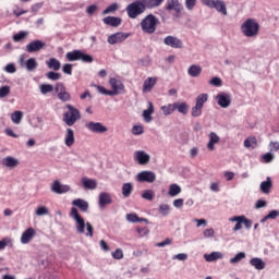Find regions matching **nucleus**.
<instances>
[{"mask_svg": "<svg viewBox=\"0 0 279 279\" xmlns=\"http://www.w3.org/2000/svg\"><path fill=\"white\" fill-rule=\"evenodd\" d=\"M70 217H72V219L76 221V231L78 232V234H84L85 230H87V232L85 233V236L93 238V234H94L93 225H90V222H86L80 216V211H77V208L75 207L71 208Z\"/></svg>", "mask_w": 279, "mask_h": 279, "instance_id": "nucleus-1", "label": "nucleus"}, {"mask_svg": "<svg viewBox=\"0 0 279 279\" xmlns=\"http://www.w3.org/2000/svg\"><path fill=\"white\" fill-rule=\"evenodd\" d=\"M241 32L246 38H256L260 32V24L255 19H247L241 25Z\"/></svg>", "mask_w": 279, "mask_h": 279, "instance_id": "nucleus-2", "label": "nucleus"}, {"mask_svg": "<svg viewBox=\"0 0 279 279\" xmlns=\"http://www.w3.org/2000/svg\"><path fill=\"white\" fill-rule=\"evenodd\" d=\"M146 10L148 9L144 0H135L126 7V14L129 19H138L141 14H145Z\"/></svg>", "mask_w": 279, "mask_h": 279, "instance_id": "nucleus-3", "label": "nucleus"}, {"mask_svg": "<svg viewBox=\"0 0 279 279\" xmlns=\"http://www.w3.org/2000/svg\"><path fill=\"white\" fill-rule=\"evenodd\" d=\"M160 21L156 15L148 14L141 22V29L144 34H156V29L159 25Z\"/></svg>", "mask_w": 279, "mask_h": 279, "instance_id": "nucleus-4", "label": "nucleus"}, {"mask_svg": "<svg viewBox=\"0 0 279 279\" xmlns=\"http://www.w3.org/2000/svg\"><path fill=\"white\" fill-rule=\"evenodd\" d=\"M65 108L68 111L63 113V121L71 128L82 119V113L73 105H66Z\"/></svg>", "mask_w": 279, "mask_h": 279, "instance_id": "nucleus-5", "label": "nucleus"}, {"mask_svg": "<svg viewBox=\"0 0 279 279\" xmlns=\"http://www.w3.org/2000/svg\"><path fill=\"white\" fill-rule=\"evenodd\" d=\"M208 101V94H201L195 99V106L191 109V117L197 118L204 112V104Z\"/></svg>", "mask_w": 279, "mask_h": 279, "instance_id": "nucleus-6", "label": "nucleus"}, {"mask_svg": "<svg viewBox=\"0 0 279 279\" xmlns=\"http://www.w3.org/2000/svg\"><path fill=\"white\" fill-rule=\"evenodd\" d=\"M204 5H207V8H214L217 10V12H220V14H223V16H228V8L226 7V1L223 0H203Z\"/></svg>", "mask_w": 279, "mask_h": 279, "instance_id": "nucleus-7", "label": "nucleus"}, {"mask_svg": "<svg viewBox=\"0 0 279 279\" xmlns=\"http://www.w3.org/2000/svg\"><path fill=\"white\" fill-rule=\"evenodd\" d=\"M109 84L111 86V95L114 97V95H121V93H125V85L123 82L117 80L116 77H111L109 80Z\"/></svg>", "mask_w": 279, "mask_h": 279, "instance_id": "nucleus-8", "label": "nucleus"}, {"mask_svg": "<svg viewBox=\"0 0 279 279\" xmlns=\"http://www.w3.org/2000/svg\"><path fill=\"white\" fill-rule=\"evenodd\" d=\"M166 10L171 12L173 10L175 12V17L180 19V14H182V10H184V5L180 3V0H167Z\"/></svg>", "mask_w": 279, "mask_h": 279, "instance_id": "nucleus-9", "label": "nucleus"}, {"mask_svg": "<svg viewBox=\"0 0 279 279\" xmlns=\"http://www.w3.org/2000/svg\"><path fill=\"white\" fill-rule=\"evenodd\" d=\"M163 45L171 47L172 49H182V47H184L182 39L171 35L165 37Z\"/></svg>", "mask_w": 279, "mask_h": 279, "instance_id": "nucleus-10", "label": "nucleus"}, {"mask_svg": "<svg viewBox=\"0 0 279 279\" xmlns=\"http://www.w3.org/2000/svg\"><path fill=\"white\" fill-rule=\"evenodd\" d=\"M85 128H87L89 132H94L95 134H104L108 132V128L101 124V122H87L85 124Z\"/></svg>", "mask_w": 279, "mask_h": 279, "instance_id": "nucleus-11", "label": "nucleus"}, {"mask_svg": "<svg viewBox=\"0 0 279 279\" xmlns=\"http://www.w3.org/2000/svg\"><path fill=\"white\" fill-rule=\"evenodd\" d=\"M56 93H58V98L61 101H71V94L66 92V87L62 83H57L54 87Z\"/></svg>", "mask_w": 279, "mask_h": 279, "instance_id": "nucleus-12", "label": "nucleus"}, {"mask_svg": "<svg viewBox=\"0 0 279 279\" xmlns=\"http://www.w3.org/2000/svg\"><path fill=\"white\" fill-rule=\"evenodd\" d=\"M45 47H47L45 41L36 39L26 45V51L27 53H36V51H40L41 49H45Z\"/></svg>", "mask_w": 279, "mask_h": 279, "instance_id": "nucleus-13", "label": "nucleus"}, {"mask_svg": "<svg viewBox=\"0 0 279 279\" xmlns=\"http://www.w3.org/2000/svg\"><path fill=\"white\" fill-rule=\"evenodd\" d=\"M137 181L138 182H148L154 183L156 182V173L151 171H142L137 174Z\"/></svg>", "mask_w": 279, "mask_h": 279, "instance_id": "nucleus-14", "label": "nucleus"}, {"mask_svg": "<svg viewBox=\"0 0 279 279\" xmlns=\"http://www.w3.org/2000/svg\"><path fill=\"white\" fill-rule=\"evenodd\" d=\"M129 36L130 35L124 33H116L108 37L107 43H109V45H119V43H123L124 40H128Z\"/></svg>", "mask_w": 279, "mask_h": 279, "instance_id": "nucleus-15", "label": "nucleus"}, {"mask_svg": "<svg viewBox=\"0 0 279 279\" xmlns=\"http://www.w3.org/2000/svg\"><path fill=\"white\" fill-rule=\"evenodd\" d=\"M52 193H57V195H62L64 193H69L71 191L70 185H62L60 181H54L51 185Z\"/></svg>", "mask_w": 279, "mask_h": 279, "instance_id": "nucleus-16", "label": "nucleus"}, {"mask_svg": "<svg viewBox=\"0 0 279 279\" xmlns=\"http://www.w3.org/2000/svg\"><path fill=\"white\" fill-rule=\"evenodd\" d=\"M216 99L220 108H228L230 104H232V99H230V96L226 93L218 94Z\"/></svg>", "mask_w": 279, "mask_h": 279, "instance_id": "nucleus-17", "label": "nucleus"}, {"mask_svg": "<svg viewBox=\"0 0 279 279\" xmlns=\"http://www.w3.org/2000/svg\"><path fill=\"white\" fill-rule=\"evenodd\" d=\"M34 236H36V230H34V228H28L22 233L21 243L27 245V243L32 242Z\"/></svg>", "mask_w": 279, "mask_h": 279, "instance_id": "nucleus-18", "label": "nucleus"}, {"mask_svg": "<svg viewBox=\"0 0 279 279\" xmlns=\"http://www.w3.org/2000/svg\"><path fill=\"white\" fill-rule=\"evenodd\" d=\"M98 204L100 208H105L108 204H112V197L107 192H101L98 197Z\"/></svg>", "mask_w": 279, "mask_h": 279, "instance_id": "nucleus-19", "label": "nucleus"}, {"mask_svg": "<svg viewBox=\"0 0 279 279\" xmlns=\"http://www.w3.org/2000/svg\"><path fill=\"white\" fill-rule=\"evenodd\" d=\"M135 159L140 165H147L149 163L150 157L147 153L143 150L135 151Z\"/></svg>", "mask_w": 279, "mask_h": 279, "instance_id": "nucleus-20", "label": "nucleus"}, {"mask_svg": "<svg viewBox=\"0 0 279 279\" xmlns=\"http://www.w3.org/2000/svg\"><path fill=\"white\" fill-rule=\"evenodd\" d=\"M158 78L156 77H148L144 81L143 84V93H151V89L156 86Z\"/></svg>", "mask_w": 279, "mask_h": 279, "instance_id": "nucleus-21", "label": "nucleus"}, {"mask_svg": "<svg viewBox=\"0 0 279 279\" xmlns=\"http://www.w3.org/2000/svg\"><path fill=\"white\" fill-rule=\"evenodd\" d=\"M64 144L66 147H73V145H75V132L73 129H66Z\"/></svg>", "mask_w": 279, "mask_h": 279, "instance_id": "nucleus-22", "label": "nucleus"}, {"mask_svg": "<svg viewBox=\"0 0 279 279\" xmlns=\"http://www.w3.org/2000/svg\"><path fill=\"white\" fill-rule=\"evenodd\" d=\"M3 167H8L9 169H14L15 167H19L20 162L19 159L8 156L4 159H2Z\"/></svg>", "mask_w": 279, "mask_h": 279, "instance_id": "nucleus-23", "label": "nucleus"}, {"mask_svg": "<svg viewBox=\"0 0 279 279\" xmlns=\"http://www.w3.org/2000/svg\"><path fill=\"white\" fill-rule=\"evenodd\" d=\"M81 182L84 189H87L89 191H95V189H97V181L95 179H88L84 177L82 178Z\"/></svg>", "mask_w": 279, "mask_h": 279, "instance_id": "nucleus-24", "label": "nucleus"}, {"mask_svg": "<svg viewBox=\"0 0 279 279\" xmlns=\"http://www.w3.org/2000/svg\"><path fill=\"white\" fill-rule=\"evenodd\" d=\"M102 23L110 27H119V25H121V17L107 16L102 19Z\"/></svg>", "mask_w": 279, "mask_h": 279, "instance_id": "nucleus-25", "label": "nucleus"}, {"mask_svg": "<svg viewBox=\"0 0 279 279\" xmlns=\"http://www.w3.org/2000/svg\"><path fill=\"white\" fill-rule=\"evenodd\" d=\"M125 219L130 223H141L142 221H145V223H149V220L138 217V215H136L135 213L126 214Z\"/></svg>", "mask_w": 279, "mask_h": 279, "instance_id": "nucleus-26", "label": "nucleus"}, {"mask_svg": "<svg viewBox=\"0 0 279 279\" xmlns=\"http://www.w3.org/2000/svg\"><path fill=\"white\" fill-rule=\"evenodd\" d=\"M73 206H76V208H80L82 213H88V202L82 199V198H76L72 202Z\"/></svg>", "mask_w": 279, "mask_h": 279, "instance_id": "nucleus-27", "label": "nucleus"}, {"mask_svg": "<svg viewBox=\"0 0 279 279\" xmlns=\"http://www.w3.org/2000/svg\"><path fill=\"white\" fill-rule=\"evenodd\" d=\"M274 184L271 183V178H267L266 181L260 183V191L262 193H264L265 195H269V193H271V189H272Z\"/></svg>", "mask_w": 279, "mask_h": 279, "instance_id": "nucleus-28", "label": "nucleus"}, {"mask_svg": "<svg viewBox=\"0 0 279 279\" xmlns=\"http://www.w3.org/2000/svg\"><path fill=\"white\" fill-rule=\"evenodd\" d=\"M151 114H154V104L151 101L148 102V108L143 111V118L146 121V123H151Z\"/></svg>", "mask_w": 279, "mask_h": 279, "instance_id": "nucleus-29", "label": "nucleus"}, {"mask_svg": "<svg viewBox=\"0 0 279 279\" xmlns=\"http://www.w3.org/2000/svg\"><path fill=\"white\" fill-rule=\"evenodd\" d=\"M217 143H219V135H217V133L211 132L209 134V142L207 144V148L209 149V151L215 150V145H217Z\"/></svg>", "mask_w": 279, "mask_h": 279, "instance_id": "nucleus-30", "label": "nucleus"}, {"mask_svg": "<svg viewBox=\"0 0 279 279\" xmlns=\"http://www.w3.org/2000/svg\"><path fill=\"white\" fill-rule=\"evenodd\" d=\"M220 258H223V254H221V252H213L210 254H205V260L207 263H215V260H219Z\"/></svg>", "mask_w": 279, "mask_h": 279, "instance_id": "nucleus-31", "label": "nucleus"}, {"mask_svg": "<svg viewBox=\"0 0 279 279\" xmlns=\"http://www.w3.org/2000/svg\"><path fill=\"white\" fill-rule=\"evenodd\" d=\"M244 147H246V149H250V147H252V149H256V147H258V140L256 136L247 137L244 141Z\"/></svg>", "mask_w": 279, "mask_h": 279, "instance_id": "nucleus-32", "label": "nucleus"}, {"mask_svg": "<svg viewBox=\"0 0 279 279\" xmlns=\"http://www.w3.org/2000/svg\"><path fill=\"white\" fill-rule=\"evenodd\" d=\"M232 222H236L234 228H233V232H239V230L243 229V216H234L232 218L229 219Z\"/></svg>", "mask_w": 279, "mask_h": 279, "instance_id": "nucleus-33", "label": "nucleus"}, {"mask_svg": "<svg viewBox=\"0 0 279 279\" xmlns=\"http://www.w3.org/2000/svg\"><path fill=\"white\" fill-rule=\"evenodd\" d=\"M81 53H82V50H73V51L66 52L65 58L69 62H75L80 60Z\"/></svg>", "mask_w": 279, "mask_h": 279, "instance_id": "nucleus-34", "label": "nucleus"}, {"mask_svg": "<svg viewBox=\"0 0 279 279\" xmlns=\"http://www.w3.org/2000/svg\"><path fill=\"white\" fill-rule=\"evenodd\" d=\"M187 73L191 77H199V75H202V66L191 65L187 70Z\"/></svg>", "mask_w": 279, "mask_h": 279, "instance_id": "nucleus-35", "label": "nucleus"}, {"mask_svg": "<svg viewBox=\"0 0 279 279\" xmlns=\"http://www.w3.org/2000/svg\"><path fill=\"white\" fill-rule=\"evenodd\" d=\"M174 110L181 114H189V105L186 102H174Z\"/></svg>", "mask_w": 279, "mask_h": 279, "instance_id": "nucleus-36", "label": "nucleus"}, {"mask_svg": "<svg viewBox=\"0 0 279 279\" xmlns=\"http://www.w3.org/2000/svg\"><path fill=\"white\" fill-rule=\"evenodd\" d=\"M165 0H144V3L148 10H154V8H159L162 5Z\"/></svg>", "mask_w": 279, "mask_h": 279, "instance_id": "nucleus-37", "label": "nucleus"}, {"mask_svg": "<svg viewBox=\"0 0 279 279\" xmlns=\"http://www.w3.org/2000/svg\"><path fill=\"white\" fill-rule=\"evenodd\" d=\"M48 69H53L54 71H60V66L61 63L58 59L56 58H50L47 62H46Z\"/></svg>", "mask_w": 279, "mask_h": 279, "instance_id": "nucleus-38", "label": "nucleus"}, {"mask_svg": "<svg viewBox=\"0 0 279 279\" xmlns=\"http://www.w3.org/2000/svg\"><path fill=\"white\" fill-rule=\"evenodd\" d=\"M252 267H255V269L263 270L265 268V262H263L262 258L254 257L250 260Z\"/></svg>", "mask_w": 279, "mask_h": 279, "instance_id": "nucleus-39", "label": "nucleus"}, {"mask_svg": "<svg viewBox=\"0 0 279 279\" xmlns=\"http://www.w3.org/2000/svg\"><path fill=\"white\" fill-rule=\"evenodd\" d=\"M180 193H182V187H180V185L175 183L170 185L168 192V195H170V197H177V195H180Z\"/></svg>", "mask_w": 279, "mask_h": 279, "instance_id": "nucleus-40", "label": "nucleus"}, {"mask_svg": "<svg viewBox=\"0 0 279 279\" xmlns=\"http://www.w3.org/2000/svg\"><path fill=\"white\" fill-rule=\"evenodd\" d=\"M133 191H134V186L132 185V183H124L122 185L123 197H130Z\"/></svg>", "mask_w": 279, "mask_h": 279, "instance_id": "nucleus-41", "label": "nucleus"}, {"mask_svg": "<svg viewBox=\"0 0 279 279\" xmlns=\"http://www.w3.org/2000/svg\"><path fill=\"white\" fill-rule=\"evenodd\" d=\"M161 111L166 117H169V114H173V112H175V102L162 106Z\"/></svg>", "mask_w": 279, "mask_h": 279, "instance_id": "nucleus-42", "label": "nucleus"}, {"mask_svg": "<svg viewBox=\"0 0 279 279\" xmlns=\"http://www.w3.org/2000/svg\"><path fill=\"white\" fill-rule=\"evenodd\" d=\"M25 66L27 71H36L38 69V62L34 58H29L26 60Z\"/></svg>", "mask_w": 279, "mask_h": 279, "instance_id": "nucleus-43", "label": "nucleus"}, {"mask_svg": "<svg viewBox=\"0 0 279 279\" xmlns=\"http://www.w3.org/2000/svg\"><path fill=\"white\" fill-rule=\"evenodd\" d=\"M11 121L15 123V125H19V123L23 121V111H14L11 113Z\"/></svg>", "mask_w": 279, "mask_h": 279, "instance_id": "nucleus-44", "label": "nucleus"}, {"mask_svg": "<svg viewBox=\"0 0 279 279\" xmlns=\"http://www.w3.org/2000/svg\"><path fill=\"white\" fill-rule=\"evenodd\" d=\"M41 95H47V93H53V85L51 84H41L39 86Z\"/></svg>", "mask_w": 279, "mask_h": 279, "instance_id": "nucleus-45", "label": "nucleus"}, {"mask_svg": "<svg viewBox=\"0 0 279 279\" xmlns=\"http://www.w3.org/2000/svg\"><path fill=\"white\" fill-rule=\"evenodd\" d=\"M171 213V206L167 204H161L159 206V215H162V217H167Z\"/></svg>", "mask_w": 279, "mask_h": 279, "instance_id": "nucleus-46", "label": "nucleus"}, {"mask_svg": "<svg viewBox=\"0 0 279 279\" xmlns=\"http://www.w3.org/2000/svg\"><path fill=\"white\" fill-rule=\"evenodd\" d=\"M119 10V4L117 2H113L109 7L106 8V10L102 11V14H112L113 12H117Z\"/></svg>", "mask_w": 279, "mask_h": 279, "instance_id": "nucleus-47", "label": "nucleus"}, {"mask_svg": "<svg viewBox=\"0 0 279 279\" xmlns=\"http://www.w3.org/2000/svg\"><path fill=\"white\" fill-rule=\"evenodd\" d=\"M28 33L25 31H21L20 33L13 35L14 43H21V40H25L27 38Z\"/></svg>", "mask_w": 279, "mask_h": 279, "instance_id": "nucleus-48", "label": "nucleus"}, {"mask_svg": "<svg viewBox=\"0 0 279 279\" xmlns=\"http://www.w3.org/2000/svg\"><path fill=\"white\" fill-rule=\"evenodd\" d=\"M46 77L48 80H51L52 82H58V80H60V77H62V74H60L58 72L50 71V72L46 73Z\"/></svg>", "mask_w": 279, "mask_h": 279, "instance_id": "nucleus-49", "label": "nucleus"}, {"mask_svg": "<svg viewBox=\"0 0 279 279\" xmlns=\"http://www.w3.org/2000/svg\"><path fill=\"white\" fill-rule=\"evenodd\" d=\"M245 258V253L240 252L233 258L230 259L231 265H236V263H241Z\"/></svg>", "mask_w": 279, "mask_h": 279, "instance_id": "nucleus-50", "label": "nucleus"}, {"mask_svg": "<svg viewBox=\"0 0 279 279\" xmlns=\"http://www.w3.org/2000/svg\"><path fill=\"white\" fill-rule=\"evenodd\" d=\"M10 93H11L10 86L4 85L0 87V99H4V97H8Z\"/></svg>", "mask_w": 279, "mask_h": 279, "instance_id": "nucleus-51", "label": "nucleus"}, {"mask_svg": "<svg viewBox=\"0 0 279 279\" xmlns=\"http://www.w3.org/2000/svg\"><path fill=\"white\" fill-rule=\"evenodd\" d=\"M96 89L98 90V93H100V95H107L109 97H112V92L101 85H96Z\"/></svg>", "mask_w": 279, "mask_h": 279, "instance_id": "nucleus-52", "label": "nucleus"}, {"mask_svg": "<svg viewBox=\"0 0 279 279\" xmlns=\"http://www.w3.org/2000/svg\"><path fill=\"white\" fill-rule=\"evenodd\" d=\"M80 60H82V62H86V63L90 64L93 62V56L84 53L83 51H81Z\"/></svg>", "mask_w": 279, "mask_h": 279, "instance_id": "nucleus-53", "label": "nucleus"}, {"mask_svg": "<svg viewBox=\"0 0 279 279\" xmlns=\"http://www.w3.org/2000/svg\"><path fill=\"white\" fill-rule=\"evenodd\" d=\"M143 199H147L148 202L154 201V192L151 190H146L142 194Z\"/></svg>", "mask_w": 279, "mask_h": 279, "instance_id": "nucleus-54", "label": "nucleus"}, {"mask_svg": "<svg viewBox=\"0 0 279 279\" xmlns=\"http://www.w3.org/2000/svg\"><path fill=\"white\" fill-rule=\"evenodd\" d=\"M37 217H43L45 215H49V209L46 206H39L36 210Z\"/></svg>", "mask_w": 279, "mask_h": 279, "instance_id": "nucleus-55", "label": "nucleus"}, {"mask_svg": "<svg viewBox=\"0 0 279 279\" xmlns=\"http://www.w3.org/2000/svg\"><path fill=\"white\" fill-rule=\"evenodd\" d=\"M143 132H145V129H143L142 125H134L132 128V134H134V136H141V134H143Z\"/></svg>", "mask_w": 279, "mask_h": 279, "instance_id": "nucleus-56", "label": "nucleus"}, {"mask_svg": "<svg viewBox=\"0 0 279 279\" xmlns=\"http://www.w3.org/2000/svg\"><path fill=\"white\" fill-rule=\"evenodd\" d=\"M111 256L116 260H121V258H123V250L117 248L114 252L111 253Z\"/></svg>", "mask_w": 279, "mask_h": 279, "instance_id": "nucleus-57", "label": "nucleus"}, {"mask_svg": "<svg viewBox=\"0 0 279 279\" xmlns=\"http://www.w3.org/2000/svg\"><path fill=\"white\" fill-rule=\"evenodd\" d=\"M63 73L66 75H73V64L71 63H65L62 68Z\"/></svg>", "mask_w": 279, "mask_h": 279, "instance_id": "nucleus-58", "label": "nucleus"}, {"mask_svg": "<svg viewBox=\"0 0 279 279\" xmlns=\"http://www.w3.org/2000/svg\"><path fill=\"white\" fill-rule=\"evenodd\" d=\"M209 84H210L211 86H217V87H219V86H222L223 81H221L220 77L215 76V77H213V78L209 81Z\"/></svg>", "mask_w": 279, "mask_h": 279, "instance_id": "nucleus-59", "label": "nucleus"}, {"mask_svg": "<svg viewBox=\"0 0 279 279\" xmlns=\"http://www.w3.org/2000/svg\"><path fill=\"white\" fill-rule=\"evenodd\" d=\"M136 230L140 236H147V234H149V229L147 227H144V228L137 227Z\"/></svg>", "mask_w": 279, "mask_h": 279, "instance_id": "nucleus-60", "label": "nucleus"}, {"mask_svg": "<svg viewBox=\"0 0 279 279\" xmlns=\"http://www.w3.org/2000/svg\"><path fill=\"white\" fill-rule=\"evenodd\" d=\"M7 73H16V65L14 63H9L4 66Z\"/></svg>", "mask_w": 279, "mask_h": 279, "instance_id": "nucleus-61", "label": "nucleus"}, {"mask_svg": "<svg viewBox=\"0 0 279 279\" xmlns=\"http://www.w3.org/2000/svg\"><path fill=\"white\" fill-rule=\"evenodd\" d=\"M197 5V0H185L186 10H193Z\"/></svg>", "mask_w": 279, "mask_h": 279, "instance_id": "nucleus-62", "label": "nucleus"}, {"mask_svg": "<svg viewBox=\"0 0 279 279\" xmlns=\"http://www.w3.org/2000/svg\"><path fill=\"white\" fill-rule=\"evenodd\" d=\"M279 217V210L274 209L266 215V219H276Z\"/></svg>", "mask_w": 279, "mask_h": 279, "instance_id": "nucleus-63", "label": "nucleus"}, {"mask_svg": "<svg viewBox=\"0 0 279 279\" xmlns=\"http://www.w3.org/2000/svg\"><path fill=\"white\" fill-rule=\"evenodd\" d=\"M263 160L264 162L269 163L274 160V155L271 153H266L263 155Z\"/></svg>", "mask_w": 279, "mask_h": 279, "instance_id": "nucleus-64", "label": "nucleus"}]
</instances>
